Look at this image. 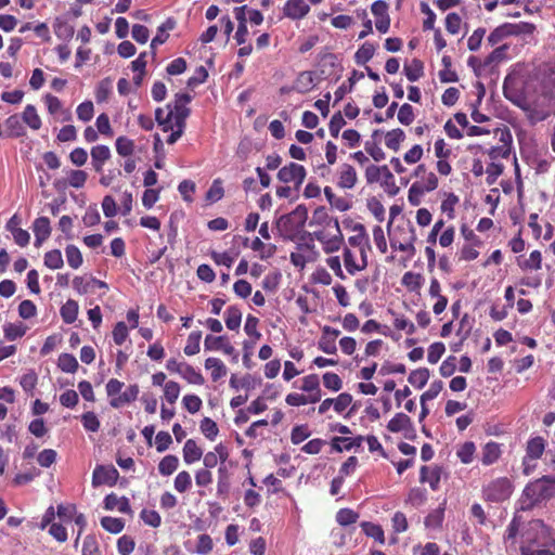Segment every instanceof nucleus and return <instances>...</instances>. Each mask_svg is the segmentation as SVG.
I'll use <instances>...</instances> for the list:
<instances>
[{"label": "nucleus", "instance_id": "nucleus-1", "mask_svg": "<svg viewBox=\"0 0 555 555\" xmlns=\"http://www.w3.org/2000/svg\"><path fill=\"white\" fill-rule=\"evenodd\" d=\"M308 219V210L304 205H298L289 214L281 216L276 221L280 235L286 241H296L302 232Z\"/></svg>", "mask_w": 555, "mask_h": 555}, {"label": "nucleus", "instance_id": "nucleus-2", "mask_svg": "<svg viewBox=\"0 0 555 555\" xmlns=\"http://www.w3.org/2000/svg\"><path fill=\"white\" fill-rule=\"evenodd\" d=\"M554 495L555 477L552 476H542L529 482L524 489V496L530 501V506L550 500Z\"/></svg>", "mask_w": 555, "mask_h": 555}, {"label": "nucleus", "instance_id": "nucleus-3", "mask_svg": "<svg viewBox=\"0 0 555 555\" xmlns=\"http://www.w3.org/2000/svg\"><path fill=\"white\" fill-rule=\"evenodd\" d=\"M305 236L312 237V241H319L325 254L338 251L345 242L339 223H337L336 228L326 227L317 229L312 233L305 232L300 238L302 240Z\"/></svg>", "mask_w": 555, "mask_h": 555}, {"label": "nucleus", "instance_id": "nucleus-4", "mask_svg": "<svg viewBox=\"0 0 555 555\" xmlns=\"http://www.w3.org/2000/svg\"><path fill=\"white\" fill-rule=\"evenodd\" d=\"M546 442L541 436L530 438L526 443V454L522 457V474L529 476L537 467V461L542 457Z\"/></svg>", "mask_w": 555, "mask_h": 555}, {"label": "nucleus", "instance_id": "nucleus-5", "mask_svg": "<svg viewBox=\"0 0 555 555\" xmlns=\"http://www.w3.org/2000/svg\"><path fill=\"white\" fill-rule=\"evenodd\" d=\"M513 492L512 481L507 477H500L490 481L482 490L483 498L490 502H503Z\"/></svg>", "mask_w": 555, "mask_h": 555}, {"label": "nucleus", "instance_id": "nucleus-6", "mask_svg": "<svg viewBox=\"0 0 555 555\" xmlns=\"http://www.w3.org/2000/svg\"><path fill=\"white\" fill-rule=\"evenodd\" d=\"M317 251L312 237H309V242H299L296 246V250L291 253V262L297 268H305L306 263L313 261Z\"/></svg>", "mask_w": 555, "mask_h": 555}, {"label": "nucleus", "instance_id": "nucleus-7", "mask_svg": "<svg viewBox=\"0 0 555 555\" xmlns=\"http://www.w3.org/2000/svg\"><path fill=\"white\" fill-rule=\"evenodd\" d=\"M307 171L302 165L296 163H289L282 167L278 172V179L284 183H295L298 188L305 181Z\"/></svg>", "mask_w": 555, "mask_h": 555}, {"label": "nucleus", "instance_id": "nucleus-8", "mask_svg": "<svg viewBox=\"0 0 555 555\" xmlns=\"http://www.w3.org/2000/svg\"><path fill=\"white\" fill-rule=\"evenodd\" d=\"M389 5L385 0L372 3L371 12L375 17V27L380 34H386L390 28Z\"/></svg>", "mask_w": 555, "mask_h": 555}, {"label": "nucleus", "instance_id": "nucleus-9", "mask_svg": "<svg viewBox=\"0 0 555 555\" xmlns=\"http://www.w3.org/2000/svg\"><path fill=\"white\" fill-rule=\"evenodd\" d=\"M119 477L118 470L113 466L98 465L92 474V486L101 485L114 486Z\"/></svg>", "mask_w": 555, "mask_h": 555}, {"label": "nucleus", "instance_id": "nucleus-10", "mask_svg": "<svg viewBox=\"0 0 555 555\" xmlns=\"http://www.w3.org/2000/svg\"><path fill=\"white\" fill-rule=\"evenodd\" d=\"M283 16L292 21H300L310 12V5L306 0H286L283 5Z\"/></svg>", "mask_w": 555, "mask_h": 555}, {"label": "nucleus", "instance_id": "nucleus-11", "mask_svg": "<svg viewBox=\"0 0 555 555\" xmlns=\"http://www.w3.org/2000/svg\"><path fill=\"white\" fill-rule=\"evenodd\" d=\"M343 260L346 271L350 275H354L367 267V254L364 250H361L360 260L357 261L354 253L350 248L345 247L343 251Z\"/></svg>", "mask_w": 555, "mask_h": 555}, {"label": "nucleus", "instance_id": "nucleus-12", "mask_svg": "<svg viewBox=\"0 0 555 555\" xmlns=\"http://www.w3.org/2000/svg\"><path fill=\"white\" fill-rule=\"evenodd\" d=\"M340 335V331L328 325L323 326L322 335L318 341V348L327 354L337 352L336 339Z\"/></svg>", "mask_w": 555, "mask_h": 555}, {"label": "nucleus", "instance_id": "nucleus-13", "mask_svg": "<svg viewBox=\"0 0 555 555\" xmlns=\"http://www.w3.org/2000/svg\"><path fill=\"white\" fill-rule=\"evenodd\" d=\"M358 175L350 164H341L336 172V185L340 189L350 190L356 186Z\"/></svg>", "mask_w": 555, "mask_h": 555}, {"label": "nucleus", "instance_id": "nucleus-14", "mask_svg": "<svg viewBox=\"0 0 555 555\" xmlns=\"http://www.w3.org/2000/svg\"><path fill=\"white\" fill-rule=\"evenodd\" d=\"M414 177L417 179L414 183L429 192L438 188V178L433 171H428L426 165L420 164L414 170Z\"/></svg>", "mask_w": 555, "mask_h": 555}, {"label": "nucleus", "instance_id": "nucleus-15", "mask_svg": "<svg viewBox=\"0 0 555 555\" xmlns=\"http://www.w3.org/2000/svg\"><path fill=\"white\" fill-rule=\"evenodd\" d=\"M191 101L192 96L189 93H177L173 102L167 104L168 112L172 117H189L191 109L188 105Z\"/></svg>", "mask_w": 555, "mask_h": 555}, {"label": "nucleus", "instance_id": "nucleus-16", "mask_svg": "<svg viewBox=\"0 0 555 555\" xmlns=\"http://www.w3.org/2000/svg\"><path fill=\"white\" fill-rule=\"evenodd\" d=\"M337 223H339L337 218H334L328 215L325 207L320 206L317 207L312 214V218L309 221V225L317 227L318 229L322 228H336Z\"/></svg>", "mask_w": 555, "mask_h": 555}, {"label": "nucleus", "instance_id": "nucleus-17", "mask_svg": "<svg viewBox=\"0 0 555 555\" xmlns=\"http://www.w3.org/2000/svg\"><path fill=\"white\" fill-rule=\"evenodd\" d=\"M104 508L107 511L117 509L118 512L127 515L132 514L129 499L126 496H118L116 493H109L104 498Z\"/></svg>", "mask_w": 555, "mask_h": 555}, {"label": "nucleus", "instance_id": "nucleus-18", "mask_svg": "<svg viewBox=\"0 0 555 555\" xmlns=\"http://www.w3.org/2000/svg\"><path fill=\"white\" fill-rule=\"evenodd\" d=\"M352 231L354 234L348 237V244L351 247L359 248V253H361V250L366 253V250L370 249V244L365 227L362 223H356Z\"/></svg>", "mask_w": 555, "mask_h": 555}, {"label": "nucleus", "instance_id": "nucleus-19", "mask_svg": "<svg viewBox=\"0 0 555 555\" xmlns=\"http://www.w3.org/2000/svg\"><path fill=\"white\" fill-rule=\"evenodd\" d=\"M389 242L391 238H397L399 242H416L417 235L415 228L411 224V222H404L402 224H398L392 232L388 231Z\"/></svg>", "mask_w": 555, "mask_h": 555}, {"label": "nucleus", "instance_id": "nucleus-20", "mask_svg": "<svg viewBox=\"0 0 555 555\" xmlns=\"http://www.w3.org/2000/svg\"><path fill=\"white\" fill-rule=\"evenodd\" d=\"M91 164L95 172L103 171L104 164L111 158V150L106 145H95L91 149Z\"/></svg>", "mask_w": 555, "mask_h": 555}, {"label": "nucleus", "instance_id": "nucleus-21", "mask_svg": "<svg viewBox=\"0 0 555 555\" xmlns=\"http://www.w3.org/2000/svg\"><path fill=\"white\" fill-rule=\"evenodd\" d=\"M51 224L48 217H39L33 223V231L35 234V245L39 246L42 242L47 241L51 235Z\"/></svg>", "mask_w": 555, "mask_h": 555}, {"label": "nucleus", "instance_id": "nucleus-22", "mask_svg": "<svg viewBox=\"0 0 555 555\" xmlns=\"http://www.w3.org/2000/svg\"><path fill=\"white\" fill-rule=\"evenodd\" d=\"M516 104L526 113V117L531 125L545 120L550 116V112L539 107L535 104L520 103Z\"/></svg>", "mask_w": 555, "mask_h": 555}, {"label": "nucleus", "instance_id": "nucleus-23", "mask_svg": "<svg viewBox=\"0 0 555 555\" xmlns=\"http://www.w3.org/2000/svg\"><path fill=\"white\" fill-rule=\"evenodd\" d=\"M140 392V388L137 384L129 385L127 389L121 392L117 398L109 400V405L114 409H120L126 404H130L135 401Z\"/></svg>", "mask_w": 555, "mask_h": 555}, {"label": "nucleus", "instance_id": "nucleus-24", "mask_svg": "<svg viewBox=\"0 0 555 555\" xmlns=\"http://www.w3.org/2000/svg\"><path fill=\"white\" fill-rule=\"evenodd\" d=\"M387 429L393 434L414 430L412 420L402 412L395 414V416L388 422Z\"/></svg>", "mask_w": 555, "mask_h": 555}, {"label": "nucleus", "instance_id": "nucleus-25", "mask_svg": "<svg viewBox=\"0 0 555 555\" xmlns=\"http://www.w3.org/2000/svg\"><path fill=\"white\" fill-rule=\"evenodd\" d=\"M363 441V436H357L354 438L334 437L332 439L331 446L332 449L335 450L336 452H343L344 450L349 451L353 448H360Z\"/></svg>", "mask_w": 555, "mask_h": 555}, {"label": "nucleus", "instance_id": "nucleus-26", "mask_svg": "<svg viewBox=\"0 0 555 555\" xmlns=\"http://www.w3.org/2000/svg\"><path fill=\"white\" fill-rule=\"evenodd\" d=\"M502 455L501 444L495 441L487 442L482 448L481 463L489 466L499 461Z\"/></svg>", "mask_w": 555, "mask_h": 555}, {"label": "nucleus", "instance_id": "nucleus-27", "mask_svg": "<svg viewBox=\"0 0 555 555\" xmlns=\"http://www.w3.org/2000/svg\"><path fill=\"white\" fill-rule=\"evenodd\" d=\"M441 479V468L438 466H422L420 472V481L429 483L433 490H438Z\"/></svg>", "mask_w": 555, "mask_h": 555}, {"label": "nucleus", "instance_id": "nucleus-28", "mask_svg": "<svg viewBox=\"0 0 555 555\" xmlns=\"http://www.w3.org/2000/svg\"><path fill=\"white\" fill-rule=\"evenodd\" d=\"M7 135L10 138H21L26 134V129L23 126L22 117L18 115L9 116L5 121Z\"/></svg>", "mask_w": 555, "mask_h": 555}, {"label": "nucleus", "instance_id": "nucleus-29", "mask_svg": "<svg viewBox=\"0 0 555 555\" xmlns=\"http://www.w3.org/2000/svg\"><path fill=\"white\" fill-rule=\"evenodd\" d=\"M183 461L186 464H193L199 461L203 456V450L199 448L194 439H188L182 449Z\"/></svg>", "mask_w": 555, "mask_h": 555}, {"label": "nucleus", "instance_id": "nucleus-30", "mask_svg": "<svg viewBox=\"0 0 555 555\" xmlns=\"http://www.w3.org/2000/svg\"><path fill=\"white\" fill-rule=\"evenodd\" d=\"M204 365L206 370L210 371V376L214 382L221 379L228 373L225 364L218 358H207Z\"/></svg>", "mask_w": 555, "mask_h": 555}, {"label": "nucleus", "instance_id": "nucleus-31", "mask_svg": "<svg viewBox=\"0 0 555 555\" xmlns=\"http://www.w3.org/2000/svg\"><path fill=\"white\" fill-rule=\"evenodd\" d=\"M388 313L392 315V325L398 331H403L408 335H413L416 332L414 323L405 318L404 314L398 313L392 309H388Z\"/></svg>", "mask_w": 555, "mask_h": 555}, {"label": "nucleus", "instance_id": "nucleus-32", "mask_svg": "<svg viewBox=\"0 0 555 555\" xmlns=\"http://www.w3.org/2000/svg\"><path fill=\"white\" fill-rule=\"evenodd\" d=\"M516 34L515 25L505 23L494 28L488 36L490 46H495L501 42L505 37Z\"/></svg>", "mask_w": 555, "mask_h": 555}, {"label": "nucleus", "instance_id": "nucleus-33", "mask_svg": "<svg viewBox=\"0 0 555 555\" xmlns=\"http://www.w3.org/2000/svg\"><path fill=\"white\" fill-rule=\"evenodd\" d=\"M22 120L31 130H39L42 126L40 116L37 113L36 107L33 104H27L22 113Z\"/></svg>", "mask_w": 555, "mask_h": 555}, {"label": "nucleus", "instance_id": "nucleus-34", "mask_svg": "<svg viewBox=\"0 0 555 555\" xmlns=\"http://www.w3.org/2000/svg\"><path fill=\"white\" fill-rule=\"evenodd\" d=\"M224 322L230 331H238L242 322L241 309L235 305L229 306L224 312Z\"/></svg>", "mask_w": 555, "mask_h": 555}, {"label": "nucleus", "instance_id": "nucleus-35", "mask_svg": "<svg viewBox=\"0 0 555 555\" xmlns=\"http://www.w3.org/2000/svg\"><path fill=\"white\" fill-rule=\"evenodd\" d=\"M79 306L74 299H68L60 309V314L64 323L73 324L78 317Z\"/></svg>", "mask_w": 555, "mask_h": 555}, {"label": "nucleus", "instance_id": "nucleus-36", "mask_svg": "<svg viewBox=\"0 0 555 555\" xmlns=\"http://www.w3.org/2000/svg\"><path fill=\"white\" fill-rule=\"evenodd\" d=\"M401 283L409 292L417 293L424 283V278L421 273L408 271L403 274Z\"/></svg>", "mask_w": 555, "mask_h": 555}, {"label": "nucleus", "instance_id": "nucleus-37", "mask_svg": "<svg viewBox=\"0 0 555 555\" xmlns=\"http://www.w3.org/2000/svg\"><path fill=\"white\" fill-rule=\"evenodd\" d=\"M314 86V74L313 72H301L295 81V90L299 93L309 92Z\"/></svg>", "mask_w": 555, "mask_h": 555}, {"label": "nucleus", "instance_id": "nucleus-38", "mask_svg": "<svg viewBox=\"0 0 555 555\" xmlns=\"http://www.w3.org/2000/svg\"><path fill=\"white\" fill-rule=\"evenodd\" d=\"M360 527L366 537L374 539L380 544L385 543V534L380 525L371 521H362Z\"/></svg>", "mask_w": 555, "mask_h": 555}, {"label": "nucleus", "instance_id": "nucleus-39", "mask_svg": "<svg viewBox=\"0 0 555 555\" xmlns=\"http://www.w3.org/2000/svg\"><path fill=\"white\" fill-rule=\"evenodd\" d=\"M430 376L429 370L427 367H420L413 370L409 377L408 382L417 389H422L428 382Z\"/></svg>", "mask_w": 555, "mask_h": 555}, {"label": "nucleus", "instance_id": "nucleus-40", "mask_svg": "<svg viewBox=\"0 0 555 555\" xmlns=\"http://www.w3.org/2000/svg\"><path fill=\"white\" fill-rule=\"evenodd\" d=\"M57 367L64 373H75L78 367V361L72 353H61L57 359Z\"/></svg>", "mask_w": 555, "mask_h": 555}, {"label": "nucleus", "instance_id": "nucleus-41", "mask_svg": "<svg viewBox=\"0 0 555 555\" xmlns=\"http://www.w3.org/2000/svg\"><path fill=\"white\" fill-rule=\"evenodd\" d=\"M179 466V459L177 455L168 454L164 456L158 463V472L162 476H170Z\"/></svg>", "mask_w": 555, "mask_h": 555}, {"label": "nucleus", "instance_id": "nucleus-42", "mask_svg": "<svg viewBox=\"0 0 555 555\" xmlns=\"http://www.w3.org/2000/svg\"><path fill=\"white\" fill-rule=\"evenodd\" d=\"M202 332L193 331L190 333L186 339V345L183 348V352L186 356H195L201 350Z\"/></svg>", "mask_w": 555, "mask_h": 555}, {"label": "nucleus", "instance_id": "nucleus-43", "mask_svg": "<svg viewBox=\"0 0 555 555\" xmlns=\"http://www.w3.org/2000/svg\"><path fill=\"white\" fill-rule=\"evenodd\" d=\"M375 46L372 42H364L356 52L354 61L358 65H365L375 53Z\"/></svg>", "mask_w": 555, "mask_h": 555}, {"label": "nucleus", "instance_id": "nucleus-44", "mask_svg": "<svg viewBox=\"0 0 555 555\" xmlns=\"http://www.w3.org/2000/svg\"><path fill=\"white\" fill-rule=\"evenodd\" d=\"M403 72L408 80L414 82L424 75L423 62L421 60L414 59L412 60L411 64L404 65Z\"/></svg>", "mask_w": 555, "mask_h": 555}, {"label": "nucleus", "instance_id": "nucleus-45", "mask_svg": "<svg viewBox=\"0 0 555 555\" xmlns=\"http://www.w3.org/2000/svg\"><path fill=\"white\" fill-rule=\"evenodd\" d=\"M249 247L254 251L259 253V257L263 259H268L272 257L275 253L276 246L273 244L266 245L259 237H255L251 242Z\"/></svg>", "mask_w": 555, "mask_h": 555}, {"label": "nucleus", "instance_id": "nucleus-46", "mask_svg": "<svg viewBox=\"0 0 555 555\" xmlns=\"http://www.w3.org/2000/svg\"><path fill=\"white\" fill-rule=\"evenodd\" d=\"M405 139L404 131L400 128L388 131L385 135V144L388 149L397 152L401 142Z\"/></svg>", "mask_w": 555, "mask_h": 555}, {"label": "nucleus", "instance_id": "nucleus-47", "mask_svg": "<svg viewBox=\"0 0 555 555\" xmlns=\"http://www.w3.org/2000/svg\"><path fill=\"white\" fill-rule=\"evenodd\" d=\"M476 453V446L473 441H466L461 444L456 450V456L463 464H469L474 460Z\"/></svg>", "mask_w": 555, "mask_h": 555}, {"label": "nucleus", "instance_id": "nucleus-48", "mask_svg": "<svg viewBox=\"0 0 555 555\" xmlns=\"http://www.w3.org/2000/svg\"><path fill=\"white\" fill-rule=\"evenodd\" d=\"M188 383L202 386L205 378L201 372L196 371L192 365L185 363L180 374Z\"/></svg>", "mask_w": 555, "mask_h": 555}, {"label": "nucleus", "instance_id": "nucleus-49", "mask_svg": "<svg viewBox=\"0 0 555 555\" xmlns=\"http://www.w3.org/2000/svg\"><path fill=\"white\" fill-rule=\"evenodd\" d=\"M199 429L202 434L210 441H214L219 434L217 423L210 417H204L201 421Z\"/></svg>", "mask_w": 555, "mask_h": 555}, {"label": "nucleus", "instance_id": "nucleus-50", "mask_svg": "<svg viewBox=\"0 0 555 555\" xmlns=\"http://www.w3.org/2000/svg\"><path fill=\"white\" fill-rule=\"evenodd\" d=\"M101 526L108 532L117 534L125 528V522L120 518L104 516L101 518Z\"/></svg>", "mask_w": 555, "mask_h": 555}, {"label": "nucleus", "instance_id": "nucleus-51", "mask_svg": "<svg viewBox=\"0 0 555 555\" xmlns=\"http://www.w3.org/2000/svg\"><path fill=\"white\" fill-rule=\"evenodd\" d=\"M116 151L122 157L131 156L134 152V142L133 140L121 135L116 139Z\"/></svg>", "mask_w": 555, "mask_h": 555}, {"label": "nucleus", "instance_id": "nucleus-52", "mask_svg": "<svg viewBox=\"0 0 555 555\" xmlns=\"http://www.w3.org/2000/svg\"><path fill=\"white\" fill-rule=\"evenodd\" d=\"M359 519V514L351 508H340L336 514V521L340 526H349Z\"/></svg>", "mask_w": 555, "mask_h": 555}, {"label": "nucleus", "instance_id": "nucleus-53", "mask_svg": "<svg viewBox=\"0 0 555 555\" xmlns=\"http://www.w3.org/2000/svg\"><path fill=\"white\" fill-rule=\"evenodd\" d=\"M67 263L73 269H78L82 264V255L78 247L68 245L65 249Z\"/></svg>", "mask_w": 555, "mask_h": 555}, {"label": "nucleus", "instance_id": "nucleus-54", "mask_svg": "<svg viewBox=\"0 0 555 555\" xmlns=\"http://www.w3.org/2000/svg\"><path fill=\"white\" fill-rule=\"evenodd\" d=\"M44 264L52 270L62 268L64 264V261H63L61 250L52 249V250L47 251L44 255Z\"/></svg>", "mask_w": 555, "mask_h": 555}, {"label": "nucleus", "instance_id": "nucleus-55", "mask_svg": "<svg viewBox=\"0 0 555 555\" xmlns=\"http://www.w3.org/2000/svg\"><path fill=\"white\" fill-rule=\"evenodd\" d=\"M352 396L348 392H341L336 398H332L333 409L336 413L343 414L352 403Z\"/></svg>", "mask_w": 555, "mask_h": 555}, {"label": "nucleus", "instance_id": "nucleus-56", "mask_svg": "<svg viewBox=\"0 0 555 555\" xmlns=\"http://www.w3.org/2000/svg\"><path fill=\"white\" fill-rule=\"evenodd\" d=\"M173 486L179 493L186 492L192 486L190 473L186 470L180 472L175 478Z\"/></svg>", "mask_w": 555, "mask_h": 555}, {"label": "nucleus", "instance_id": "nucleus-57", "mask_svg": "<svg viewBox=\"0 0 555 555\" xmlns=\"http://www.w3.org/2000/svg\"><path fill=\"white\" fill-rule=\"evenodd\" d=\"M155 120L162 127V130L164 132H167V131L173 129L172 114L169 113V112H167V114H165V111L162 107H157L156 108V111H155Z\"/></svg>", "mask_w": 555, "mask_h": 555}, {"label": "nucleus", "instance_id": "nucleus-58", "mask_svg": "<svg viewBox=\"0 0 555 555\" xmlns=\"http://www.w3.org/2000/svg\"><path fill=\"white\" fill-rule=\"evenodd\" d=\"M224 195V190L222 186V181L220 179H216L212 181L209 190L206 193V199L210 203H216L220 201Z\"/></svg>", "mask_w": 555, "mask_h": 555}, {"label": "nucleus", "instance_id": "nucleus-59", "mask_svg": "<svg viewBox=\"0 0 555 555\" xmlns=\"http://www.w3.org/2000/svg\"><path fill=\"white\" fill-rule=\"evenodd\" d=\"M323 385L325 388L332 391H339L343 388L341 378L333 372H326L322 377Z\"/></svg>", "mask_w": 555, "mask_h": 555}, {"label": "nucleus", "instance_id": "nucleus-60", "mask_svg": "<svg viewBox=\"0 0 555 555\" xmlns=\"http://www.w3.org/2000/svg\"><path fill=\"white\" fill-rule=\"evenodd\" d=\"M519 266L522 270H540L542 266L541 253L539 250L531 251L529 258Z\"/></svg>", "mask_w": 555, "mask_h": 555}, {"label": "nucleus", "instance_id": "nucleus-61", "mask_svg": "<svg viewBox=\"0 0 555 555\" xmlns=\"http://www.w3.org/2000/svg\"><path fill=\"white\" fill-rule=\"evenodd\" d=\"M4 337L9 340H15L25 335L26 328L22 324L9 323L3 327Z\"/></svg>", "mask_w": 555, "mask_h": 555}, {"label": "nucleus", "instance_id": "nucleus-62", "mask_svg": "<svg viewBox=\"0 0 555 555\" xmlns=\"http://www.w3.org/2000/svg\"><path fill=\"white\" fill-rule=\"evenodd\" d=\"M82 555H101L99 543L93 534H88L82 544Z\"/></svg>", "mask_w": 555, "mask_h": 555}, {"label": "nucleus", "instance_id": "nucleus-63", "mask_svg": "<svg viewBox=\"0 0 555 555\" xmlns=\"http://www.w3.org/2000/svg\"><path fill=\"white\" fill-rule=\"evenodd\" d=\"M446 351V346L441 341L431 344L428 348L427 360L431 364H436Z\"/></svg>", "mask_w": 555, "mask_h": 555}, {"label": "nucleus", "instance_id": "nucleus-64", "mask_svg": "<svg viewBox=\"0 0 555 555\" xmlns=\"http://www.w3.org/2000/svg\"><path fill=\"white\" fill-rule=\"evenodd\" d=\"M165 399L168 403L173 404L179 398L180 386L177 382L169 380L164 386Z\"/></svg>", "mask_w": 555, "mask_h": 555}]
</instances>
